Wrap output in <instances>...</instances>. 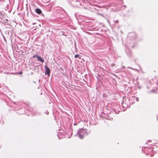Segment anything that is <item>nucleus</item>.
<instances>
[{
    "mask_svg": "<svg viewBox=\"0 0 158 158\" xmlns=\"http://www.w3.org/2000/svg\"><path fill=\"white\" fill-rule=\"evenodd\" d=\"M37 58L39 61H40L42 62H44V60L41 56H37Z\"/></svg>",
    "mask_w": 158,
    "mask_h": 158,
    "instance_id": "obj_4",
    "label": "nucleus"
},
{
    "mask_svg": "<svg viewBox=\"0 0 158 158\" xmlns=\"http://www.w3.org/2000/svg\"><path fill=\"white\" fill-rule=\"evenodd\" d=\"M86 131L84 129H81L78 131V134L79 135V137L81 139L83 138L84 136V134L85 133Z\"/></svg>",
    "mask_w": 158,
    "mask_h": 158,
    "instance_id": "obj_1",
    "label": "nucleus"
},
{
    "mask_svg": "<svg viewBox=\"0 0 158 158\" xmlns=\"http://www.w3.org/2000/svg\"><path fill=\"white\" fill-rule=\"evenodd\" d=\"M35 11L36 13L38 14H40L42 13L41 10L39 8L36 9Z\"/></svg>",
    "mask_w": 158,
    "mask_h": 158,
    "instance_id": "obj_3",
    "label": "nucleus"
},
{
    "mask_svg": "<svg viewBox=\"0 0 158 158\" xmlns=\"http://www.w3.org/2000/svg\"><path fill=\"white\" fill-rule=\"evenodd\" d=\"M23 73V72L22 71H20V72L18 73V74H21Z\"/></svg>",
    "mask_w": 158,
    "mask_h": 158,
    "instance_id": "obj_7",
    "label": "nucleus"
},
{
    "mask_svg": "<svg viewBox=\"0 0 158 158\" xmlns=\"http://www.w3.org/2000/svg\"><path fill=\"white\" fill-rule=\"evenodd\" d=\"M38 56V55H34L33 56H32V58H34V57H36L37 58V56Z\"/></svg>",
    "mask_w": 158,
    "mask_h": 158,
    "instance_id": "obj_6",
    "label": "nucleus"
},
{
    "mask_svg": "<svg viewBox=\"0 0 158 158\" xmlns=\"http://www.w3.org/2000/svg\"><path fill=\"white\" fill-rule=\"evenodd\" d=\"M79 56V55H77V54L75 55L74 56V57L75 58H77Z\"/></svg>",
    "mask_w": 158,
    "mask_h": 158,
    "instance_id": "obj_5",
    "label": "nucleus"
},
{
    "mask_svg": "<svg viewBox=\"0 0 158 158\" xmlns=\"http://www.w3.org/2000/svg\"><path fill=\"white\" fill-rule=\"evenodd\" d=\"M45 68L46 69L45 73L46 74H47L48 75H49L50 73V69H49V68L48 67L47 65H45Z\"/></svg>",
    "mask_w": 158,
    "mask_h": 158,
    "instance_id": "obj_2",
    "label": "nucleus"
}]
</instances>
